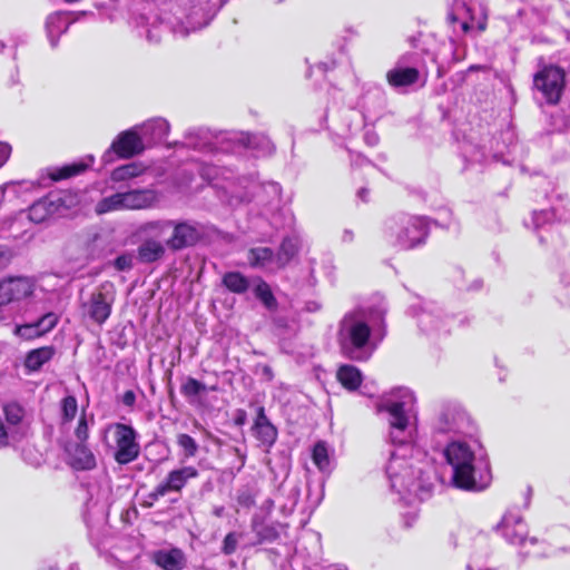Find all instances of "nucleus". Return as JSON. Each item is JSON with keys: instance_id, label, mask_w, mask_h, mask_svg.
<instances>
[{"instance_id": "1", "label": "nucleus", "mask_w": 570, "mask_h": 570, "mask_svg": "<svg viewBox=\"0 0 570 570\" xmlns=\"http://www.w3.org/2000/svg\"><path fill=\"white\" fill-rule=\"evenodd\" d=\"M170 223L150 222L141 227L145 238L137 248V258L140 263H154L166 254V240L163 238L170 229Z\"/></svg>"}, {"instance_id": "2", "label": "nucleus", "mask_w": 570, "mask_h": 570, "mask_svg": "<svg viewBox=\"0 0 570 570\" xmlns=\"http://www.w3.org/2000/svg\"><path fill=\"white\" fill-rule=\"evenodd\" d=\"M533 87L548 104L556 105L560 101L566 87V72L553 65L543 66L533 76Z\"/></svg>"}, {"instance_id": "3", "label": "nucleus", "mask_w": 570, "mask_h": 570, "mask_svg": "<svg viewBox=\"0 0 570 570\" xmlns=\"http://www.w3.org/2000/svg\"><path fill=\"white\" fill-rule=\"evenodd\" d=\"M198 470L193 465H185L169 471L164 481L148 493V501L142 505L151 508L157 501L171 492L181 493L188 481L198 478Z\"/></svg>"}, {"instance_id": "4", "label": "nucleus", "mask_w": 570, "mask_h": 570, "mask_svg": "<svg viewBox=\"0 0 570 570\" xmlns=\"http://www.w3.org/2000/svg\"><path fill=\"white\" fill-rule=\"evenodd\" d=\"M136 439L137 433L131 425L124 423L115 424L116 451L114 459L118 464H129L139 456L140 445Z\"/></svg>"}, {"instance_id": "5", "label": "nucleus", "mask_w": 570, "mask_h": 570, "mask_svg": "<svg viewBox=\"0 0 570 570\" xmlns=\"http://www.w3.org/2000/svg\"><path fill=\"white\" fill-rule=\"evenodd\" d=\"M35 282L29 277H10L0 283V306L32 295Z\"/></svg>"}, {"instance_id": "6", "label": "nucleus", "mask_w": 570, "mask_h": 570, "mask_svg": "<svg viewBox=\"0 0 570 570\" xmlns=\"http://www.w3.org/2000/svg\"><path fill=\"white\" fill-rule=\"evenodd\" d=\"M112 303V292L106 289V286H101L83 305V313L92 321H106L110 316Z\"/></svg>"}, {"instance_id": "7", "label": "nucleus", "mask_w": 570, "mask_h": 570, "mask_svg": "<svg viewBox=\"0 0 570 570\" xmlns=\"http://www.w3.org/2000/svg\"><path fill=\"white\" fill-rule=\"evenodd\" d=\"M170 223L171 235L166 238V245L173 250H179L194 245L199 238L197 229L188 223H175L173 220H160Z\"/></svg>"}, {"instance_id": "8", "label": "nucleus", "mask_w": 570, "mask_h": 570, "mask_svg": "<svg viewBox=\"0 0 570 570\" xmlns=\"http://www.w3.org/2000/svg\"><path fill=\"white\" fill-rule=\"evenodd\" d=\"M371 336V328L367 323H353L348 330L350 344H342L343 352L352 360L361 361L363 357L360 354L368 342Z\"/></svg>"}, {"instance_id": "9", "label": "nucleus", "mask_w": 570, "mask_h": 570, "mask_svg": "<svg viewBox=\"0 0 570 570\" xmlns=\"http://www.w3.org/2000/svg\"><path fill=\"white\" fill-rule=\"evenodd\" d=\"M252 432L255 439L267 448L273 446L277 440V429L266 416L264 406L257 409Z\"/></svg>"}, {"instance_id": "10", "label": "nucleus", "mask_w": 570, "mask_h": 570, "mask_svg": "<svg viewBox=\"0 0 570 570\" xmlns=\"http://www.w3.org/2000/svg\"><path fill=\"white\" fill-rule=\"evenodd\" d=\"M426 224L423 218L414 217L407 222L400 235L397 242L402 248L409 249L421 244L426 237Z\"/></svg>"}, {"instance_id": "11", "label": "nucleus", "mask_w": 570, "mask_h": 570, "mask_svg": "<svg viewBox=\"0 0 570 570\" xmlns=\"http://www.w3.org/2000/svg\"><path fill=\"white\" fill-rule=\"evenodd\" d=\"M111 149L120 158H130L144 150L140 137L132 130L121 132L112 142Z\"/></svg>"}, {"instance_id": "12", "label": "nucleus", "mask_w": 570, "mask_h": 570, "mask_svg": "<svg viewBox=\"0 0 570 570\" xmlns=\"http://www.w3.org/2000/svg\"><path fill=\"white\" fill-rule=\"evenodd\" d=\"M219 387L217 384L207 386L202 381L186 376L180 385L181 395L190 403L194 404L200 400V397L207 392H218Z\"/></svg>"}, {"instance_id": "13", "label": "nucleus", "mask_w": 570, "mask_h": 570, "mask_svg": "<svg viewBox=\"0 0 570 570\" xmlns=\"http://www.w3.org/2000/svg\"><path fill=\"white\" fill-rule=\"evenodd\" d=\"M69 465L76 471H90L97 466V461L88 445L81 442L70 452Z\"/></svg>"}, {"instance_id": "14", "label": "nucleus", "mask_w": 570, "mask_h": 570, "mask_svg": "<svg viewBox=\"0 0 570 570\" xmlns=\"http://www.w3.org/2000/svg\"><path fill=\"white\" fill-rule=\"evenodd\" d=\"M446 462L454 469L474 462V453L466 443L452 442L444 450Z\"/></svg>"}, {"instance_id": "15", "label": "nucleus", "mask_w": 570, "mask_h": 570, "mask_svg": "<svg viewBox=\"0 0 570 570\" xmlns=\"http://www.w3.org/2000/svg\"><path fill=\"white\" fill-rule=\"evenodd\" d=\"M122 207L126 209H142L151 206L155 195L150 190H131L121 193Z\"/></svg>"}, {"instance_id": "16", "label": "nucleus", "mask_w": 570, "mask_h": 570, "mask_svg": "<svg viewBox=\"0 0 570 570\" xmlns=\"http://www.w3.org/2000/svg\"><path fill=\"white\" fill-rule=\"evenodd\" d=\"M453 485L464 491L476 490V481L474 478L473 463L464 464L453 469L452 475Z\"/></svg>"}, {"instance_id": "17", "label": "nucleus", "mask_w": 570, "mask_h": 570, "mask_svg": "<svg viewBox=\"0 0 570 570\" xmlns=\"http://www.w3.org/2000/svg\"><path fill=\"white\" fill-rule=\"evenodd\" d=\"M420 72L416 68H395L386 73L387 82L395 88L406 87L419 80Z\"/></svg>"}, {"instance_id": "18", "label": "nucleus", "mask_w": 570, "mask_h": 570, "mask_svg": "<svg viewBox=\"0 0 570 570\" xmlns=\"http://www.w3.org/2000/svg\"><path fill=\"white\" fill-rule=\"evenodd\" d=\"M248 263L252 267L271 268L275 271L276 256L268 247H255L248 250Z\"/></svg>"}, {"instance_id": "19", "label": "nucleus", "mask_w": 570, "mask_h": 570, "mask_svg": "<svg viewBox=\"0 0 570 570\" xmlns=\"http://www.w3.org/2000/svg\"><path fill=\"white\" fill-rule=\"evenodd\" d=\"M53 355L55 348L51 346L35 348L26 355L24 367L28 372H37L45 363L49 362Z\"/></svg>"}, {"instance_id": "20", "label": "nucleus", "mask_w": 570, "mask_h": 570, "mask_svg": "<svg viewBox=\"0 0 570 570\" xmlns=\"http://www.w3.org/2000/svg\"><path fill=\"white\" fill-rule=\"evenodd\" d=\"M380 411H385L390 414V425L400 431H404L409 425V417L405 414L403 402H392L380 406Z\"/></svg>"}, {"instance_id": "21", "label": "nucleus", "mask_w": 570, "mask_h": 570, "mask_svg": "<svg viewBox=\"0 0 570 570\" xmlns=\"http://www.w3.org/2000/svg\"><path fill=\"white\" fill-rule=\"evenodd\" d=\"M337 381L348 391H356L362 384V374L353 365H342L336 373Z\"/></svg>"}, {"instance_id": "22", "label": "nucleus", "mask_w": 570, "mask_h": 570, "mask_svg": "<svg viewBox=\"0 0 570 570\" xmlns=\"http://www.w3.org/2000/svg\"><path fill=\"white\" fill-rule=\"evenodd\" d=\"M57 323H21L14 333L24 340H35L50 332Z\"/></svg>"}, {"instance_id": "23", "label": "nucleus", "mask_w": 570, "mask_h": 570, "mask_svg": "<svg viewBox=\"0 0 570 570\" xmlns=\"http://www.w3.org/2000/svg\"><path fill=\"white\" fill-rule=\"evenodd\" d=\"M56 212L53 202L48 198H42L29 208L30 220L40 224L50 218Z\"/></svg>"}, {"instance_id": "24", "label": "nucleus", "mask_w": 570, "mask_h": 570, "mask_svg": "<svg viewBox=\"0 0 570 570\" xmlns=\"http://www.w3.org/2000/svg\"><path fill=\"white\" fill-rule=\"evenodd\" d=\"M155 560L164 570H180L183 568V553L179 549L160 551L155 556Z\"/></svg>"}, {"instance_id": "25", "label": "nucleus", "mask_w": 570, "mask_h": 570, "mask_svg": "<svg viewBox=\"0 0 570 570\" xmlns=\"http://www.w3.org/2000/svg\"><path fill=\"white\" fill-rule=\"evenodd\" d=\"M503 533L508 541L512 544H524L527 541L528 529L527 524L518 520L513 525L508 521L503 524Z\"/></svg>"}, {"instance_id": "26", "label": "nucleus", "mask_w": 570, "mask_h": 570, "mask_svg": "<svg viewBox=\"0 0 570 570\" xmlns=\"http://www.w3.org/2000/svg\"><path fill=\"white\" fill-rule=\"evenodd\" d=\"M297 250L298 247L296 240L292 238H285L282 242L277 254H275V268L281 269L285 267L291 262V259L296 255Z\"/></svg>"}, {"instance_id": "27", "label": "nucleus", "mask_w": 570, "mask_h": 570, "mask_svg": "<svg viewBox=\"0 0 570 570\" xmlns=\"http://www.w3.org/2000/svg\"><path fill=\"white\" fill-rule=\"evenodd\" d=\"M223 284L233 293L243 294L249 287L246 276L239 272H228L223 276Z\"/></svg>"}, {"instance_id": "28", "label": "nucleus", "mask_w": 570, "mask_h": 570, "mask_svg": "<svg viewBox=\"0 0 570 570\" xmlns=\"http://www.w3.org/2000/svg\"><path fill=\"white\" fill-rule=\"evenodd\" d=\"M145 168L140 164L131 163L115 168L111 173L112 181H125L140 176Z\"/></svg>"}, {"instance_id": "29", "label": "nucleus", "mask_w": 570, "mask_h": 570, "mask_svg": "<svg viewBox=\"0 0 570 570\" xmlns=\"http://www.w3.org/2000/svg\"><path fill=\"white\" fill-rule=\"evenodd\" d=\"M386 315V308L383 298L376 296L373 302L362 308V317L370 321H382Z\"/></svg>"}, {"instance_id": "30", "label": "nucleus", "mask_w": 570, "mask_h": 570, "mask_svg": "<svg viewBox=\"0 0 570 570\" xmlns=\"http://www.w3.org/2000/svg\"><path fill=\"white\" fill-rule=\"evenodd\" d=\"M312 460L318 470L324 471L330 466L328 450L325 441H317L312 449Z\"/></svg>"}, {"instance_id": "31", "label": "nucleus", "mask_w": 570, "mask_h": 570, "mask_svg": "<svg viewBox=\"0 0 570 570\" xmlns=\"http://www.w3.org/2000/svg\"><path fill=\"white\" fill-rule=\"evenodd\" d=\"M61 424L70 423L77 415L78 402L76 396L67 395L60 401Z\"/></svg>"}, {"instance_id": "32", "label": "nucleus", "mask_w": 570, "mask_h": 570, "mask_svg": "<svg viewBox=\"0 0 570 570\" xmlns=\"http://www.w3.org/2000/svg\"><path fill=\"white\" fill-rule=\"evenodd\" d=\"M176 443L183 451V455L185 459L195 458L198 453V443L197 441L187 433H179L176 436Z\"/></svg>"}, {"instance_id": "33", "label": "nucleus", "mask_w": 570, "mask_h": 570, "mask_svg": "<svg viewBox=\"0 0 570 570\" xmlns=\"http://www.w3.org/2000/svg\"><path fill=\"white\" fill-rule=\"evenodd\" d=\"M121 193L102 198L96 205V213L101 215L115 210H124Z\"/></svg>"}, {"instance_id": "34", "label": "nucleus", "mask_w": 570, "mask_h": 570, "mask_svg": "<svg viewBox=\"0 0 570 570\" xmlns=\"http://www.w3.org/2000/svg\"><path fill=\"white\" fill-rule=\"evenodd\" d=\"M6 421L10 425H19L24 416L23 407L17 402H10L3 405Z\"/></svg>"}, {"instance_id": "35", "label": "nucleus", "mask_w": 570, "mask_h": 570, "mask_svg": "<svg viewBox=\"0 0 570 570\" xmlns=\"http://www.w3.org/2000/svg\"><path fill=\"white\" fill-rule=\"evenodd\" d=\"M253 530L256 532L257 543L274 542L279 538L278 530L274 524H254Z\"/></svg>"}, {"instance_id": "36", "label": "nucleus", "mask_w": 570, "mask_h": 570, "mask_svg": "<svg viewBox=\"0 0 570 570\" xmlns=\"http://www.w3.org/2000/svg\"><path fill=\"white\" fill-rule=\"evenodd\" d=\"M255 295L268 308H272V307H274L276 305V301H275V297H274V295H273V293L271 291V287L264 281H259V283L256 285V287H255Z\"/></svg>"}, {"instance_id": "37", "label": "nucleus", "mask_w": 570, "mask_h": 570, "mask_svg": "<svg viewBox=\"0 0 570 570\" xmlns=\"http://www.w3.org/2000/svg\"><path fill=\"white\" fill-rule=\"evenodd\" d=\"M75 435L79 441L78 443H86L87 440L89 439V428L85 412L80 415L78 420L77 426L75 429Z\"/></svg>"}, {"instance_id": "38", "label": "nucleus", "mask_w": 570, "mask_h": 570, "mask_svg": "<svg viewBox=\"0 0 570 570\" xmlns=\"http://www.w3.org/2000/svg\"><path fill=\"white\" fill-rule=\"evenodd\" d=\"M238 537L236 532H229L225 535L222 546V552L225 556H230L236 551Z\"/></svg>"}, {"instance_id": "39", "label": "nucleus", "mask_w": 570, "mask_h": 570, "mask_svg": "<svg viewBox=\"0 0 570 570\" xmlns=\"http://www.w3.org/2000/svg\"><path fill=\"white\" fill-rule=\"evenodd\" d=\"M86 169V166L83 164H73L69 166H65L61 169H59L57 176H55L56 179H66L69 177H72L75 175H78L82 173Z\"/></svg>"}, {"instance_id": "40", "label": "nucleus", "mask_w": 570, "mask_h": 570, "mask_svg": "<svg viewBox=\"0 0 570 570\" xmlns=\"http://www.w3.org/2000/svg\"><path fill=\"white\" fill-rule=\"evenodd\" d=\"M61 27H66V19L61 14L50 16L47 21V29L50 37L55 35L56 31H59Z\"/></svg>"}, {"instance_id": "41", "label": "nucleus", "mask_w": 570, "mask_h": 570, "mask_svg": "<svg viewBox=\"0 0 570 570\" xmlns=\"http://www.w3.org/2000/svg\"><path fill=\"white\" fill-rule=\"evenodd\" d=\"M237 503L246 509H249L255 505V495L248 491H240L237 494Z\"/></svg>"}, {"instance_id": "42", "label": "nucleus", "mask_w": 570, "mask_h": 570, "mask_svg": "<svg viewBox=\"0 0 570 570\" xmlns=\"http://www.w3.org/2000/svg\"><path fill=\"white\" fill-rule=\"evenodd\" d=\"M145 129H151L154 132H157V135L160 138L168 132V124L163 119H158L153 121L151 124L146 125Z\"/></svg>"}, {"instance_id": "43", "label": "nucleus", "mask_w": 570, "mask_h": 570, "mask_svg": "<svg viewBox=\"0 0 570 570\" xmlns=\"http://www.w3.org/2000/svg\"><path fill=\"white\" fill-rule=\"evenodd\" d=\"M115 266L119 271H126L132 266V257L130 255H121L116 258Z\"/></svg>"}, {"instance_id": "44", "label": "nucleus", "mask_w": 570, "mask_h": 570, "mask_svg": "<svg viewBox=\"0 0 570 570\" xmlns=\"http://www.w3.org/2000/svg\"><path fill=\"white\" fill-rule=\"evenodd\" d=\"M11 154V147L8 144L0 142V167L8 160Z\"/></svg>"}, {"instance_id": "45", "label": "nucleus", "mask_w": 570, "mask_h": 570, "mask_svg": "<svg viewBox=\"0 0 570 570\" xmlns=\"http://www.w3.org/2000/svg\"><path fill=\"white\" fill-rule=\"evenodd\" d=\"M121 401H122V403L126 406L132 407L135 405V402H136V394H135V392L131 391V390L126 391L122 394Z\"/></svg>"}, {"instance_id": "46", "label": "nucleus", "mask_w": 570, "mask_h": 570, "mask_svg": "<svg viewBox=\"0 0 570 570\" xmlns=\"http://www.w3.org/2000/svg\"><path fill=\"white\" fill-rule=\"evenodd\" d=\"M246 422V412L244 410H239L235 417L236 425H244Z\"/></svg>"}, {"instance_id": "47", "label": "nucleus", "mask_w": 570, "mask_h": 570, "mask_svg": "<svg viewBox=\"0 0 570 570\" xmlns=\"http://www.w3.org/2000/svg\"><path fill=\"white\" fill-rule=\"evenodd\" d=\"M263 375L268 380L272 381L274 379L273 370L269 365H263L262 367Z\"/></svg>"}, {"instance_id": "48", "label": "nucleus", "mask_w": 570, "mask_h": 570, "mask_svg": "<svg viewBox=\"0 0 570 570\" xmlns=\"http://www.w3.org/2000/svg\"><path fill=\"white\" fill-rule=\"evenodd\" d=\"M61 315L60 314H56V313H52V312H49V313H46L43 314L41 317H39L38 321H57Z\"/></svg>"}, {"instance_id": "49", "label": "nucleus", "mask_w": 570, "mask_h": 570, "mask_svg": "<svg viewBox=\"0 0 570 570\" xmlns=\"http://www.w3.org/2000/svg\"><path fill=\"white\" fill-rule=\"evenodd\" d=\"M9 263V256L0 252V269H2Z\"/></svg>"}, {"instance_id": "50", "label": "nucleus", "mask_w": 570, "mask_h": 570, "mask_svg": "<svg viewBox=\"0 0 570 570\" xmlns=\"http://www.w3.org/2000/svg\"><path fill=\"white\" fill-rule=\"evenodd\" d=\"M223 511H224V508H223V507H220V508H216V509L214 510V515H216V517L220 518V517L223 515Z\"/></svg>"}, {"instance_id": "51", "label": "nucleus", "mask_w": 570, "mask_h": 570, "mask_svg": "<svg viewBox=\"0 0 570 570\" xmlns=\"http://www.w3.org/2000/svg\"><path fill=\"white\" fill-rule=\"evenodd\" d=\"M365 193H366V190H365V189H361V190L358 191L360 197L364 199Z\"/></svg>"}, {"instance_id": "52", "label": "nucleus", "mask_w": 570, "mask_h": 570, "mask_svg": "<svg viewBox=\"0 0 570 570\" xmlns=\"http://www.w3.org/2000/svg\"><path fill=\"white\" fill-rule=\"evenodd\" d=\"M168 393H169V396L173 399V396H174V391H173V389H170Z\"/></svg>"}, {"instance_id": "53", "label": "nucleus", "mask_w": 570, "mask_h": 570, "mask_svg": "<svg viewBox=\"0 0 570 570\" xmlns=\"http://www.w3.org/2000/svg\"><path fill=\"white\" fill-rule=\"evenodd\" d=\"M235 452H236V454L240 455V451L238 448H235Z\"/></svg>"}]
</instances>
